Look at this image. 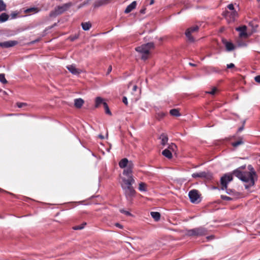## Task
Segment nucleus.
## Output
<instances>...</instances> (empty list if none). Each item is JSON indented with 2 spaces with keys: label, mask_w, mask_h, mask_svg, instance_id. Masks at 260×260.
<instances>
[{
  "label": "nucleus",
  "mask_w": 260,
  "mask_h": 260,
  "mask_svg": "<svg viewBox=\"0 0 260 260\" xmlns=\"http://www.w3.org/2000/svg\"><path fill=\"white\" fill-rule=\"evenodd\" d=\"M120 211L121 213H123V214H125L126 215H128V216H131L132 215L131 213L129 212L125 211V210H124L123 209H121L120 210Z\"/></svg>",
  "instance_id": "36"
},
{
  "label": "nucleus",
  "mask_w": 260,
  "mask_h": 260,
  "mask_svg": "<svg viewBox=\"0 0 260 260\" xmlns=\"http://www.w3.org/2000/svg\"><path fill=\"white\" fill-rule=\"evenodd\" d=\"M9 16L6 13H3L0 15V22L7 21L8 19Z\"/></svg>",
  "instance_id": "26"
},
{
  "label": "nucleus",
  "mask_w": 260,
  "mask_h": 260,
  "mask_svg": "<svg viewBox=\"0 0 260 260\" xmlns=\"http://www.w3.org/2000/svg\"><path fill=\"white\" fill-rule=\"evenodd\" d=\"M247 27L246 26L243 25L241 27L236 28V30L239 32V36L241 38H246L248 37L247 33L246 32Z\"/></svg>",
  "instance_id": "12"
},
{
  "label": "nucleus",
  "mask_w": 260,
  "mask_h": 260,
  "mask_svg": "<svg viewBox=\"0 0 260 260\" xmlns=\"http://www.w3.org/2000/svg\"><path fill=\"white\" fill-rule=\"evenodd\" d=\"M242 168L244 169L245 166L234 170L233 172V174L245 182L246 183L245 188H248L254 184L255 181L257 179V175L251 165L248 166V171L242 172L240 170Z\"/></svg>",
  "instance_id": "1"
},
{
  "label": "nucleus",
  "mask_w": 260,
  "mask_h": 260,
  "mask_svg": "<svg viewBox=\"0 0 260 260\" xmlns=\"http://www.w3.org/2000/svg\"><path fill=\"white\" fill-rule=\"evenodd\" d=\"M151 216L154 219L155 221H158L160 219V215L157 212H151L150 213Z\"/></svg>",
  "instance_id": "22"
},
{
  "label": "nucleus",
  "mask_w": 260,
  "mask_h": 260,
  "mask_svg": "<svg viewBox=\"0 0 260 260\" xmlns=\"http://www.w3.org/2000/svg\"><path fill=\"white\" fill-rule=\"evenodd\" d=\"M160 139L161 140V144L162 146H165L166 145V144L168 142V138L167 136V135L165 134H161L160 136Z\"/></svg>",
  "instance_id": "20"
},
{
  "label": "nucleus",
  "mask_w": 260,
  "mask_h": 260,
  "mask_svg": "<svg viewBox=\"0 0 260 260\" xmlns=\"http://www.w3.org/2000/svg\"><path fill=\"white\" fill-rule=\"evenodd\" d=\"M120 168H123V175L125 177H133V169L134 164L132 161H129L127 158L122 159L119 162Z\"/></svg>",
  "instance_id": "3"
},
{
  "label": "nucleus",
  "mask_w": 260,
  "mask_h": 260,
  "mask_svg": "<svg viewBox=\"0 0 260 260\" xmlns=\"http://www.w3.org/2000/svg\"><path fill=\"white\" fill-rule=\"evenodd\" d=\"M221 197L222 199H223L224 200L229 201V200H231V198L230 197L222 195L221 196Z\"/></svg>",
  "instance_id": "38"
},
{
  "label": "nucleus",
  "mask_w": 260,
  "mask_h": 260,
  "mask_svg": "<svg viewBox=\"0 0 260 260\" xmlns=\"http://www.w3.org/2000/svg\"><path fill=\"white\" fill-rule=\"evenodd\" d=\"M207 238L208 240L212 239L213 238V236H209V237H207Z\"/></svg>",
  "instance_id": "46"
},
{
  "label": "nucleus",
  "mask_w": 260,
  "mask_h": 260,
  "mask_svg": "<svg viewBox=\"0 0 260 260\" xmlns=\"http://www.w3.org/2000/svg\"><path fill=\"white\" fill-rule=\"evenodd\" d=\"M2 92H3V94L4 95H7V92H6V91H2Z\"/></svg>",
  "instance_id": "48"
},
{
  "label": "nucleus",
  "mask_w": 260,
  "mask_h": 260,
  "mask_svg": "<svg viewBox=\"0 0 260 260\" xmlns=\"http://www.w3.org/2000/svg\"><path fill=\"white\" fill-rule=\"evenodd\" d=\"M199 27L198 26H194L188 28L186 30L185 32V35L189 42H193L194 41V39L193 37H192L191 34L194 32L197 31Z\"/></svg>",
  "instance_id": "9"
},
{
  "label": "nucleus",
  "mask_w": 260,
  "mask_h": 260,
  "mask_svg": "<svg viewBox=\"0 0 260 260\" xmlns=\"http://www.w3.org/2000/svg\"><path fill=\"white\" fill-rule=\"evenodd\" d=\"M39 11V9L37 8H36V7L28 8V9H27L24 10V12L26 13H37Z\"/></svg>",
  "instance_id": "21"
},
{
  "label": "nucleus",
  "mask_w": 260,
  "mask_h": 260,
  "mask_svg": "<svg viewBox=\"0 0 260 260\" xmlns=\"http://www.w3.org/2000/svg\"><path fill=\"white\" fill-rule=\"evenodd\" d=\"M137 89V85H134L133 87V91H136Z\"/></svg>",
  "instance_id": "44"
},
{
  "label": "nucleus",
  "mask_w": 260,
  "mask_h": 260,
  "mask_svg": "<svg viewBox=\"0 0 260 260\" xmlns=\"http://www.w3.org/2000/svg\"><path fill=\"white\" fill-rule=\"evenodd\" d=\"M115 225H116L117 227H118V228H120V229H122V226L120 224H119V223H116V224H115Z\"/></svg>",
  "instance_id": "43"
},
{
  "label": "nucleus",
  "mask_w": 260,
  "mask_h": 260,
  "mask_svg": "<svg viewBox=\"0 0 260 260\" xmlns=\"http://www.w3.org/2000/svg\"><path fill=\"white\" fill-rule=\"evenodd\" d=\"M243 143V141L242 140L238 141L236 142H234L232 144L234 147H237L238 146L242 144Z\"/></svg>",
  "instance_id": "34"
},
{
  "label": "nucleus",
  "mask_w": 260,
  "mask_h": 260,
  "mask_svg": "<svg viewBox=\"0 0 260 260\" xmlns=\"http://www.w3.org/2000/svg\"><path fill=\"white\" fill-rule=\"evenodd\" d=\"M255 81L258 83H260V76H257L254 78Z\"/></svg>",
  "instance_id": "40"
},
{
  "label": "nucleus",
  "mask_w": 260,
  "mask_h": 260,
  "mask_svg": "<svg viewBox=\"0 0 260 260\" xmlns=\"http://www.w3.org/2000/svg\"><path fill=\"white\" fill-rule=\"evenodd\" d=\"M222 42L223 44L225 45L227 51H231L234 49V46L232 43L229 42L225 40H223Z\"/></svg>",
  "instance_id": "15"
},
{
  "label": "nucleus",
  "mask_w": 260,
  "mask_h": 260,
  "mask_svg": "<svg viewBox=\"0 0 260 260\" xmlns=\"http://www.w3.org/2000/svg\"><path fill=\"white\" fill-rule=\"evenodd\" d=\"M131 84V83H129V84L128 86V87H129V86H130Z\"/></svg>",
  "instance_id": "52"
},
{
  "label": "nucleus",
  "mask_w": 260,
  "mask_h": 260,
  "mask_svg": "<svg viewBox=\"0 0 260 260\" xmlns=\"http://www.w3.org/2000/svg\"><path fill=\"white\" fill-rule=\"evenodd\" d=\"M122 101H123V102L125 105H127V104H128L127 100V98H126L125 96H124V97L123 98Z\"/></svg>",
  "instance_id": "41"
},
{
  "label": "nucleus",
  "mask_w": 260,
  "mask_h": 260,
  "mask_svg": "<svg viewBox=\"0 0 260 260\" xmlns=\"http://www.w3.org/2000/svg\"><path fill=\"white\" fill-rule=\"evenodd\" d=\"M81 25H82V28L84 30H88L91 27V24L89 22L82 23Z\"/></svg>",
  "instance_id": "23"
},
{
  "label": "nucleus",
  "mask_w": 260,
  "mask_h": 260,
  "mask_svg": "<svg viewBox=\"0 0 260 260\" xmlns=\"http://www.w3.org/2000/svg\"><path fill=\"white\" fill-rule=\"evenodd\" d=\"M27 105L26 103H17V106L18 108H23Z\"/></svg>",
  "instance_id": "35"
},
{
  "label": "nucleus",
  "mask_w": 260,
  "mask_h": 260,
  "mask_svg": "<svg viewBox=\"0 0 260 260\" xmlns=\"http://www.w3.org/2000/svg\"><path fill=\"white\" fill-rule=\"evenodd\" d=\"M84 101L81 98L76 99L74 101L75 106L76 108H80L83 105Z\"/></svg>",
  "instance_id": "19"
},
{
  "label": "nucleus",
  "mask_w": 260,
  "mask_h": 260,
  "mask_svg": "<svg viewBox=\"0 0 260 260\" xmlns=\"http://www.w3.org/2000/svg\"><path fill=\"white\" fill-rule=\"evenodd\" d=\"M6 9V5L3 0H0V11H4Z\"/></svg>",
  "instance_id": "29"
},
{
  "label": "nucleus",
  "mask_w": 260,
  "mask_h": 260,
  "mask_svg": "<svg viewBox=\"0 0 260 260\" xmlns=\"http://www.w3.org/2000/svg\"><path fill=\"white\" fill-rule=\"evenodd\" d=\"M70 6L71 4L70 3L65 4L62 6H58L53 11H52L50 13V16L51 17H55L58 15H59L67 10Z\"/></svg>",
  "instance_id": "6"
},
{
  "label": "nucleus",
  "mask_w": 260,
  "mask_h": 260,
  "mask_svg": "<svg viewBox=\"0 0 260 260\" xmlns=\"http://www.w3.org/2000/svg\"><path fill=\"white\" fill-rule=\"evenodd\" d=\"M228 8L230 10V11H232L235 10L234 6L233 4H230L228 6Z\"/></svg>",
  "instance_id": "37"
},
{
  "label": "nucleus",
  "mask_w": 260,
  "mask_h": 260,
  "mask_svg": "<svg viewBox=\"0 0 260 260\" xmlns=\"http://www.w3.org/2000/svg\"><path fill=\"white\" fill-rule=\"evenodd\" d=\"M121 180V185L125 197L127 200L132 203L133 198L136 193L135 189L132 186V184L135 183V179L133 177L128 178L122 177Z\"/></svg>",
  "instance_id": "2"
},
{
  "label": "nucleus",
  "mask_w": 260,
  "mask_h": 260,
  "mask_svg": "<svg viewBox=\"0 0 260 260\" xmlns=\"http://www.w3.org/2000/svg\"><path fill=\"white\" fill-rule=\"evenodd\" d=\"M154 47V44L150 42L137 47L135 48V50L137 52L142 55L141 58L142 59L146 60L148 58L149 54H150V51L153 49Z\"/></svg>",
  "instance_id": "4"
},
{
  "label": "nucleus",
  "mask_w": 260,
  "mask_h": 260,
  "mask_svg": "<svg viewBox=\"0 0 260 260\" xmlns=\"http://www.w3.org/2000/svg\"><path fill=\"white\" fill-rule=\"evenodd\" d=\"M139 190L141 191H147V184L144 182H141L139 185Z\"/></svg>",
  "instance_id": "24"
},
{
  "label": "nucleus",
  "mask_w": 260,
  "mask_h": 260,
  "mask_svg": "<svg viewBox=\"0 0 260 260\" xmlns=\"http://www.w3.org/2000/svg\"><path fill=\"white\" fill-rule=\"evenodd\" d=\"M104 107L105 109L106 113L108 114H111L110 111L108 108V105L107 103H104Z\"/></svg>",
  "instance_id": "32"
},
{
  "label": "nucleus",
  "mask_w": 260,
  "mask_h": 260,
  "mask_svg": "<svg viewBox=\"0 0 260 260\" xmlns=\"http://www.w3.org/2000/svg\"><path fill=\"white\" fill-rule=\"evenodd\" d=\"M68 70L74 75H79L81 73V70L76 68V66L74 64L69 65L67 66Z\"/></svg>",
  "instance_id": "13"
},
{
  "label": "nucleus",
  "mask_w": 260,
  "mask_h": 260,
  "mask_svg": "<svg viewBox=\"0 0 260 260\" xmlns=\"http://www.w3.org/2000/svg\"><path fill=\"white\" fill-rule=\"evenodd\" d=\"M243 129V127H240L239 128V131H241Z\"/></svg>",
  "instance_id": "50"
},
{
  "label": "nucleus",
  "mask_w": 260,
  "mask_h": 260,
  "mask_svg": "<svg viewBox=\"0 0 260 260\" xmlns=\"http://www.w3.org/2000/svg\"><path fill=\"white\" fill-rule=\"evenodd\" d=\"M162 154L169 159H171L172 157V153L171 150L168 149H165L163 150Z\"/></svg>",
  "instance_id": "18"
},
{
  "label": "nucleus",
  "mask_w": 260,
  "mask_h": 260,
  "mask_svg": "<svg viewBox=\"0 0 260 260\" xmlns=\"http://www.w3.org/2000/svg\"><path fill=\"white\" fill-rule=\"evenodd\" d=\"M170 113L171 115L174 116H180V114L179 113V111L178 109H172L170 111Z\"/></svg>",
  "instance_id": "25"
},
{
  "label": "nucleus",
  "mask_w": 260,
  "mask_h": 260,
  "mask_svg": "<svg viewBox=\"0 0 260 260\" xmlns=\"http://www.w3.org/2000/svg\"><path fill=\"white\" fill-rule=\"evenodd\" d=\"M238 16V13L235 10L232 11H227L225 12V17H229L231 19V21H234L235 18Z\"/></svg>",
  "instance_id": "14"
},
{
  "label": "nucleus",
  "mask_w": 260,
  "mask_h": 260,
  "mask_svg": "<svg viewBox=\"0 0 260 260\" xmlns=\"http://www.w3.org/2000/svg\"><path fill=\"white\" fill-rule=\"evenodd\" d=\"M192 177L193 178L199 177L210 179L212 177V175L209 172H201L192 174Z\"/></svg>",
  "instance_id": "10"
},
{
  "label": "nucleus",
  "mask_w": 260,
  "mask_h": 260,
  "mask_svg": "<svg viewBox=\"0 0 260 260\" xmlns=\"http://www.w3.org/2000/svg\"><path fill=\"white\" fill-rule=\"evenodd\" d=\"M95 103V107L96 108L99 107L101 105H104V103H106L104 100L101 97L96 98Z\"/></svg>",
  "instance_id": "17"
},
{
  "label": "nucleus",
  "mask_w": 260,
  "mask_h": 260,
  "mask_svg": "<svg viewBox=\"0 0 260 260\" xmlns=\"http://www.w3.org/2000/svg\"><path fill=\"white\" fill-rule=\"evenodd\" d=\"M234 67H235V65L233 63H231L230 64H227V68H228V69L233 68Z\"/></svg>",
  "instance_id": "39"
},
{
  "label": "nucleus",
  "mask_w": 260,
  "mask_h": 260,
  "mask_svg": "<svg viewBox=\"0 0 260 260\" xmlns=\"http://www.w3.org/2000/svg\"><path fill=\"white\" fill-rule=\"evenodd\" d=\"M258 1H260V0H257Z\"/></svg>",
  "instance_id": "53"
},
{
  "label": "nucleus",
  "mask_w": 260,
  "mask_h": 260,
  "mask_svg": "<svg viewBox=\"0 0 260 260\" xmlns=\"http://www.w3.org/2000/svg\"><path fill=\"white\" fill-rule=\"evenodd\" d=\"M99 137L100 139H104V137L103 135H99Z\"/></svg>",
  "instance_id": "45"
},
{
  "label": "nucleus",
  "mask_w": 260,
  "mask_h": 260,
  "mask_svg": "<svg viewBox=\"0 0 260 260\" xmlns=\"http://www.w3.org/2000/svg\"><path fill=\"white\" fill-rule=\"evenodd\" d=\"M217 91V88L216 87L213 88L211 91H207L206 92L207 93L214 95Z\"/></svg>",
  "instance_id": "33"
},
{
  "label": "nucleus",
  "mask_w": 260,
  "mask_h": 260,
  "mask_svg": "<svg viewBox=\"0 0 260 260\" xmlns=\"http://www.w3.org/2000/svg\"><path fill=\"white\" fill-rule=\"evenodd\" d=\"M188 196L190 200L192 203H198L200 202V194L197 190L193 189L190 190L188 193Z\"/></svg>",
  "instance_id": "7"
},
{
  "label": "nucleus",
  "mask_w": 260,
  "mask_h": 260,
  "mask_svg": "<svg viewBox=\"0 0 260 260\" xmlns=\"http://www.w3.org/2000/svg\"><path fill=\"white\" fill-rule=\"evenodd\" d=\"M137 5L136 2L134 1L129 5L125 9L124 12L125 13H128L134 10Z\"/></svg>",
  "instance_id": "16"
},
{
  "label": "nucleus",
  "mask_w": 260,
  "mask_h": 260,
  "mask_svg": "<svg viewBox=\"0 0 260 260\" xmlns=\"http://www.w3.org/2000/svg\"><path fill=\"white\" fill-rule=\"evenodd\" d=\"M167 149L170 150L172 153L175 152L177 150V146L174 143H171L169 145Z\"/></svg>",
  "instance_id": "27"
},
{
  "label": "nucleus",
  "mask_w": 260,
  "mask_h": 260,
  "mask_svg": "<svg viewBox=\"0 0 260 260\" xmlns=\"http://www.w3.org/2000/svg\"><path fill=\"white\" fill-rule=\"evenodd\" d=\"M153 3H154V0H151L150 3V5H152Z\"/></svg>",
  "instance_id": "49"
},
{
  "label": "nucleus",
  "mask_w": 260,
  "mask_h": 260,
  "mask_svg": "<svg viewBox=\"0 0 260 260\" xmlns=\"http://www.w3.org/2000/svg\"><path fill=\"white\" fill-rule=\"evenodd\" d=\"M166 114L163 112H159L157 113V118L161 119L165 116Z\"/></svg>",
  "instance_id": "31"
},
{
  "label": "nucleus",
  "mask_w": 260,
  "mask_h": 260,
  "mask_svg": "<svg viewBox=\"0 0 260 260\" xmlns=\"http://www.w3.org/2000/svg\"><path fill=\"white\" fill-rule=\"evenodd\" d=\"M189 64L190 66H192V67L196 66V65L195 64H193V63H189Z\"/></svg>",
  "instance_id": "47"
},
{
  "label": "nucleus",
  "mask_w": 260,
  "mask_h": 260,
  "mask_svg": "<svg viewBox=\"0 0 260 260\" xmlns=\"http://www.w3.org/2000/svg\"><path fill=\"white\" fill-rule=\"evenodd\" d=\"M86 224V223H83L80 225L75 226L73 228V229L75 230H82L84 228V225Z\"/></svg>",
  "instance_id": "30"
},
{
  "label": "nucleus",
  "mask_w": 260,
  "mask_h": 260,
  "mask_svg": "<svg viewBox=\"0 0 260 260\" xmlns=\"http://www.w3.org/2000/svg\"><path fill=\"white\" fill-rule=\"evenodd\" d=\"M0 82L3 84H6L7 83V81L5 78V74H0Z\"/></svg>",
  "instance_id": "28"
},
{
  "label": "nucleus",
  "mask_w": 260,
  "mask_h": 260,
  "mask_svg": "<svg viewBox=\"0 0 260 260\" xmlns=\"http://www.w3.org/2000/svg\"><path fill=\"white\" fill-rule=\"evenodd\" d=\"M226 192L228 193V194H230V191H229L228 190L226 191Z\"/></svg>",
  "instance_id": "51"
},
{
  "label": "nucleus",
  "mask_w": 260,
  "mask_h": 260,
  "mask_svg": "<svg viewBox=\"0 0 260 260\" xmlns=\"http://www.w3.org/2000/svg\"><path fill=\"white\" fill-rule=\"evenodd\" d=\"M0 190H1V189L0 188Z\"/></svg>",
  "instance_id": "54"
},
{
  "label": "nucleus",
  "mask_w": 260,
  "mask_h": 260,
  "mask_svg": "<svg viewBox=\"0 0 260 260\" xmlns=\"http://www.w3.org/2000/svg\"><path fill=\"white\" fill-rule=\"evenodd\" d=\"M207 233V230L203 227L190 230L187 231L186 234L190 236H201Z\"/></svg>",
  "instance_id": "5"
},
{
  "label": "nucleus",
  "mask_w": 260,
  "mask_h": 260,
  "mask_svg": "<svg viewBox=\"0 0 260 260\" xmlns=\"http://www.w3.org/2000/svg\"><path fill=\"white\" fill-rule=\"evenodd\" d=\"M233 180L231 174H226L220 179L221 189L224 190L227 188L228 184Z\"/></svg>",
  "instance_id": "8"
},
{
  "label": "nucleus",
  "mask_w": 260,
  "mask_h": 260,
  "mask_svg": "<svg viewBox=\"0 0 260 260\" xmlns=\"http://www.w3.org/2000/svg\"><path fill=\"white\" fill-rule=\"evenodd\" d=\"M112 71V66H110L108 69L107 74H109Z\"/></svg>",
  "instance_id": "42"
},
{
  "label": "nucleus",
  "mask_w": 260,
  "mask_h": 260,
  "mask_svg": "<svg viewBox=\"0 0 260 260\" xmlns=\"http://www.w3.org/2000/svg\"><path fill=\"white\" fill-rule=\"evenodd\" d=\"M18 44V42L16 41H8L0 43V47L3 48H7L12 47Z\"/></svg>",
  "instance_id": "11"
}]
</instances>
